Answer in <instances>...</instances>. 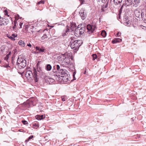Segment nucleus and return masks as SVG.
Returning <instances> with one entry per match:
<instances>
[{"mask_svg":"<svg viewBox=\"0 0 146 146\" xmlns=\"http://www.w3.org/2000/svg\"><path fill=\"white\" fill-rule=\"evenodd\" d=\"M38 72H36V68H33V73L30 70H27L25 74V76L27 78L29 79L33 76L35 82H38V77L37 76Z\"/></svg>","mask_w":146,"mask_h":146,"instance_id":"nucleus-1","label":"nucleus"},{"mask_svg":"<svg viewBox=\"0 0 146 146\" xmlns=\"http://www.w3.org/2000/svg\"><path fill=\"white\" fill-rule=\"evenodd\" d=\"M26 60L24 58H23L21 56H19L17 59V62L19 69H22L25 68L26 65Z\"/></svg>","mask_w":146,"mask_h":146,"instance_id":"nucleus-2","label":"nucleus"},{"mask_svg":"<svg viewBox=\"0 0 146 146\" xmlns=\"http://www.w3.org/2000/svg\"><path fill=\"white\" fill-rule=\"evenodd\" d=\"M59 73L61 75V77L63 78L62 79L65 82H67L68 80V75L67 72L65 70L60 69V70Z\"/></svg>","mask_w":146,"mask_h":146,"instance_id":"nucleus-3","label":"nucleus"},{"mask_svg":"<svg viewBox=\"0 0 146 146\" xmlns=\"http://www.w3.org/2000/svg\"><path fill=\"white\" fill-rule=\"evenodd\" d=\"M134 13L135 16L139 18H144L145 19V16L144 13L142 12L141 9H139L134 10Z\"/></svg>","mask_w":146,"mask_h":146,"instance_id":"nucleus-4","label":"nucleus"},{"mask_svg":"<svg viewBox=\"0 0 146 146\" xmlns=\"http://www.w3.org/2000/svg\"><path fill=\"white\" fill-rule=\"evenodd\" d=\"M0 26H5L7 25L9 22V19L5 18H1Z\"/></svg>","mask_w":146,"mask_h":146,"instance_id":"nucleus-5","label":"nucleus"},{"mask_svg":"<svg viewBox=\"0 0 146 146\" xmlns=\"http://www.w3.org/2000/svg\"><path fill=\"white\" fill-rule=\"evenodd\" d=\"M124 23L126 26H129L131 24V21L129 20L128 16L125 15L124 16Z\"/></svg>","mask_w":146,"mask_h":146,"instance_id":"nucleus-6","label":"nucleus"},{"mask_svg":"<svg viewBox=\"0 0 146 146\" xmlns=\"http://www.w3.org/2000/svg\"><path fill=\"white\" fill-rule=\"evenodd\" d=\"M96 25H88L87 26V29L89 31L92 33L95 30L96 28Z\"/></svg>","mask_w":146,"mask_h":146,"instance_id":"nucleus-7","label":"nucleus"},{"mask_svg":"<svg viewBox=\"0 0 146 146\" xmlns=\"http://www.w3.org/2000/svg\"><path fill=\"white\" fill-rule=\"evenodd\" d=\"M70 58L68 57H66L65 59L62 62V64L65 66H67L70 64Z\"/></svg>","mask_w":146,"mask_h":146,"instance_id":"nucleus-8","label":"nucleus"},{"mask_svg":"<svg viewBox=\"0 0 146 146\" xmlns=\"http://www.w3.org/2000/svg\"><path fill=\"white\" fill-rule=\"evenodd\" d=\"M79 14L82 20H84L86 18V14L84 10H81L79 13Z\"/></svg>","mask_w":146,"mask_h":146,"instance_id":"nucleus-9","label":"nucleus"},{"mask_svg":"<svg viewBox=\"0 0 146 146\" xmlns=\"http://www.w3.org/2000/svg\"><path fill=\"white\" fill-rule=\"evenodd\" d=\"M133 0H126L125 1V3H124L122 6L121 7V9H120V11L122 10V9L124 7V6L127 7L128 6V5H127V3H129V4H131L133 2Z\"/></svg>","mask_w":146,"mask_h":146,"instance_id":"nucleus-10","label":"nucleus"},{"mask_svg":"<svg viewBox=\"0 0 146 146\" xmlns=\"http://www.w3.org/2000/svg\"><path fill=\"white\" fill-rule=\"evenodd\" d=\"M67 28L69 29L70 32L74 30L76 27L74 23H71L70 26L67 25Z\"/></svg>","mask_w":146,"mask_h":146,"instance_id":"nucleus-11","label":"nucleus"},{"mask_svg":"<svg viewBox=\"0 0 146 146\" xmlns=\"http://www.w3.org/2000/svg\"><path fill=\"white\" fill-rule=\"evenodd\" d=\"M66 58V56L65 54H61L57 57V58L59 61L64 60Z\"/></svg>","mask_w":146,"mask_h":146,"instance_id":"nucleus-12","label":"nucleus"},{"mask_svg":"<svg viewBox=\"0 0 146 146\" xmlns=\"http://www.w3.org/2000/svg\"><path fill=\"white\" fill-rule=\"evenodd\" d=\"M79 27H78V28L76 29L74 31V35L76 36H78L81 35V34L80 32Z\"/></svg>","mask_w":146,"mask_h":146,"instance_id":"nucleus-13","label":"nucleus"},{"mask_svg":"<svg viewBox=\"0 0 146 146\" xmlns=\"http://www.w3.org/2000/svg\"><path fill=\"white\" fill-rule=\"evenodd\" d=\"M46 79L47 82H48L49 84H52L54 81V79L50 77H46Z\"/></svg>","mask_w":146,"mask_h":146,"instance_id":"nucleus-14","label":"nucleus"},{"mask_svg":"<svg viewBox=\"0 0 146 146\" xmlns=\"http://www.w3.org/2000/svg\"><path fill=\"white\" fill-rule=\"evenodd\" d=\"M121 39L119 38H116L114 39L112 41V43L114 44L121 42Z\"/></svg>","mask_w":146,"mask_h":146,"instance_id":"nucleus-15","label":"nucleus"},{"mask_svg":"<svg viewBox=\"0 0 146 146\" xmlns=\"http://www.w3.org/2000/svg\"><path fill=\"white\" fill-rule=\"evenodd\" d=\"M70 32V30L68 28H67L66 29L65 31H64V32L62 33V35L63 36H64L66 35V33Z\"/></svg>","mask_w":146,"mask_h":146,"instance_id":"nucleus-16","label":"nucleus"},{"mask_svg":"<svg viewBox=\"0 0 146 146\" xmlns=\"http://www.w3.org/2000/svg\"><path fill=\"white\" fill-rule=\"evenodd\" d=\"M75 43L74 44V45H76V43L78 44V45L77 46H81L82 43V41L81 40H76L74 42Z\"/></svg>","mask_w":146,"mask_h":146,"instance_id":"nucleus-17","label":"nucleus"},{"mask_svg":"<svg viewBox=\"0 0 146 146\" xmlns=\"http://www.w3.org/2000/svg\"><path fill=\"white\" fill-rule=\"evenodd\" d=\"M122 1V0H113L114 4L116 5L121 3Z\"/></svg>","mask_w":146,"mask_h":146,"instance_id":"nucleus-18","label":"nucleus"},{"mask_svg":"<svg viewBox=\"0 0 146 146\" xmlns=\"http://www.w3.org/2000/svg\"><path fill=\"white\" fill-rule=\"evenodd\" d=\"M36 49L37 50H38L39 51L41 52H45V50L43 48H40L39 46H36Z\"/></svg>","mask_w":146,"mask_h":146,"instance_id":"nucleus-19","label":"nucleus"},{"mask_svg":"<svg viewBox=\"0 0 146 146\" xmlns=\"http://www.w3.org/2000/svg\"><path fill=\"white\" fill-rule=\"evenodd\" d=\"M11 54V51L9 52L8 54L6 55V56L4 58V60L8 62L9 58L10 57Z\"/></svg>","mask_w":146,"mask_h":146,"instance_id":"nucleus-20","label":"nucleus"},{"mask_svg":"<svg viewBox=\"0 0 146 146\" xmlns=\"http://www.w3.org/2000/svg\"><path fill=\"white\" fill-rule=\"evenodd\" d=\"M81 26H81V27L80 28L79 27L80 32L81 35L83 34L85 30V28L82 27Z\"/></svg>","mask_w":146,"mask_h":146,"instance_id":"nucleus-21","label":"nucleus"},{"mask_svg":"<svg viewBox=\"0 0 146 146\" xmlns=\"http://www.w3.org/2000/svg\"><path fill=\"white\" fill-rule=\"evenodd\" d=\"M72 49L74 50V51L76 52L77 51L79 47L80 46H69Z\"/></svg>","mask_w":146,"mask_h":146,"instance_id":"nucleus-22","label":"nucleus"},{"mask_svg":"<svg viewBox=\"0 0 146 146\" xmlns=\"http://www.w3.org/2000/svg\"><path fill=\"white\" fill-rule=\"evenodd\" d=\"M36 119L39 120H41V119H42L44 118L43 115H37L36 116Z\"/></svg>","mask_w":146,"mask_h":146,"instance_id":"nucleus-23","label":"nucleus"},{"mask_svg":"<svg viewBox=\"0 0 146 146\" xmlns=\"http://www.w3.org/2000/svg\"><path fill=\"white\" fill-rule=\"evenodd\" d=\"M39 62L37 64V68L36 69V71H37L38 72H40L41 71V68L39 67L38 66L39 65Z\"/></svg>","mask_w":146,"mask_h":146,"instance_id":"nucleus-24","label":"nucleus"},{"mask_svg":"<svg viewBox=\"0 0 146 146\" xmlns=\"http://www.w3.org/2000/svg\"><path fill=\"white\" fill-rule=\"evenodd\" d=\"M52 68V66L50 64H48L46 65V70L47 71H50Z\"/></svg>","mask_w":146,"mask_h":146,"instance_id":"nucleus-25","label":"nucleus"},{"mask_svg":"<svg viewBox=\"0 0 146 146\" xmlns=\"http://www.w3.org/2000/svg\"><path fill=\"white\" fill-rule=\"evenodd\" d=\"M17 36V35H15L14 34H13L11 36L9 37V38L12 40H15V38Z\"/></svg>","mask_w":146,"mask_h":146,"instance_id":"nucleus-26","label":"nucleus"},{"mask_svg":"<svg viewBox=\"0 0 146 146\" xmlns=\"http://www.w3.org/2000/svg\"><path fill=\"white\" fill-rule=\"evenodd\" d=\"M101 35L103 37H105L106 35V33L105 31L103 30L101 33Z\"/></svg>","mask_w":146,"mask_h":146,"instance_id":"nucleus-27","label":"nucleus"},{"mask_svg":"<svg viewBox=\"0 0 146 146\" xmlns=\"http://www.w3.org/2000/svg\"><path fill=\"white\" fill-rule=\"evenodd\" d=\"M33 128L35 129H37L39 127V125L38 123H34L33 124Z\"/></svg>","mask_w":146,"mask_h":146,"instance_id":"nucleus-28","label":"nucleus"},{"mask_svg":"<svg viewBox=\"0 0 146 146\" xmlns=\"http://www.w3.org/2000/svg\"><path fill=\"white\" fill-rule=\"evenodd\" d=\"M14 26L12 27V28L11 29V30H14L16 28V24L17 23V21L16 20H15L14 21Z\"/></svg>","mask_w":146,"mask_h":146,"instance_id":"nucleus-29","label":"nucleus"},{"mask_svg":"<svg viewBox=\"0 0 146 146\" xmlns=\"http://www.w3.org/2000/svg\"><path fill=\"white\" fill-rule=\"evenodd\" d=\"M41 39L42 40H46L47 38V36L46 34H44L41 37Z\"/></svg>","mask_w":146,"mask_h":146,"instance_id":"nucleus-30","label":"nucleus"},{"mask_svg":"<svg viewBox=\"0 0 146 146\" xmlns=\"http://www.w3.org/2000/svg\"><path fill=\"white\" fill-rule=\"evenodd\" d=\"M19 44L21 45H25V43L22 40H20L19 42Z\"/></svg>","mask_w":146,"mask_h":146,"instance_id":"nucleus-31","label":"nucleus"},{"mask_svg":"<svg viewBox=\"0 0 146 146\" xmlns=\"http://www.w3.org/2000/svg\"><path fill=\"white\" fill-rule=\"evenodd\" d=\"M92 56L93 57V59L94 60L95 59H96L97 57V55L96 54H93Z\"/></svg>","mask_w":146,"mask_h":146,"instance_id":"nucleus-32","label":"nucleus"},{"mask_svg":"<svg viewBox=\"0 0 146 146\" xmlns=\"http://www.w3.org/2000/svg\"><path fill=\"white\" fill-rule=\"evenodd\" d=\"M33 135H31L30 136L29 138V139H27L25 141L26 142H28L29 139H32L33 138Z\"/></svg>","mask_w":146,"mask_h":146,"instance_id":"nucleus-33","label":"nucleus"},{"mask_svg":"<svg viewBox=\"0 0 146 146\" xmlns=\"http://www.w3.org/2000/svg\"><path fill=\"white\" fill-rule=\"evenodd\" d=\"M44 1L43 0H41L40 1L38 2V3L37 4L39 5L40 4H44Z\"/></svg>","mask_w":146,"mask_h":146,"instance_id":"nucleus-34","label":"nucleus"},{"mask_svg":"<svg viewBox=\"0 0 146 146\" xmlns=\"http://www.w3.org/2000/svg\"><path fill=\"white\" fill-rule=\"evenodd\" d=\"M22 122L24 125H26L28 123V122L25 120L22 121Z\"/></svg>","mask_w":146,"mask_h":146,"instance_id":"nucleus-35","label":"nucleus"},{"mask_svg":"<svg viewBox=\"0 0 146 146\" xmlns=\"http://www.w3.org/2000/svg\"><path fill=\"white\" fill-rule=\"evenodd\" d=\"M23 25V23L20 22V23L19 24V26L20 27H19V28H22V26Z\"/></svg>","mask_w":146,"mask_h":146,"instance_id":"nucleus-36","label":"nucleus"},{"mask_svg":"<svg viewBox=\"0 0 146 146\" xmlns=\"http://www.w3.org/2000/svg\"><path fill=\"white\" fill-rule=\"evenodd\" d=\"M121 35V33L120 32H118L117 34V36H119L120 35Z\"/></svg>","mask_w":146,"mask_h":146,"instance_id":"nucleus-37","label":"nucleus"},{"mask_svg":"<svg viewBox=\"0 0 146 146\" xmlns=\"http://www.w3.org/2000/svg\"><path fill=\"white\" fill-rule=\"evenodd\" d=\"M108 1H107L106 2V3H105V8H106L108 6Z\"/></svg>","mask_w":146,"mask_h":146,"instance_id":"nucleus-38","label":"nucleus"},{"mask_svg":"<svg viewBox=\"0 0 146 146\" xmlns=\"http://www.w3.org/2000/svg\"><path fill=\"white\" fill-rule=\"evenodd\" d=\"M102 1L103 3H106L107 1H108L107 0H102Z\"/></svg>","mask_w":146,"mask_h":146,"instance_id":"nucleus-39","label":"nucleus"},{"mask_svg":"<svg viewBox=\"0 0 146 146\" xmlns=\"http://www.w3.org/2000/svg\"><path fill=\"white\" fill-rule=\"evenodd\" d=\"M62 100L63 101H64L66 100V98L64 97H62Z\"/></svg>","mask_w":146,"mask_h":146,"instance_id":"nucleus-40","label":"nucleus"},{"mask_svg":"<svg viewBox=\"0 0 146 146\" xmlns=\"http://www.w3.org/2000/svg\"><path fill=\"white\" fill-rule=\"evenodd\" d=\"M145 19H144V18H143V19H145L143 20L144 22L146 23V19H146V14H145Z\"/></svg>","mask_w":146,"mask_h":146,"instance_id":"nucleus-41","label":"nucleus"},{"mask_svg":"<svg viewBox=\"0 0 146 146\" xmlns=\"http://www.w3.org/2000/svg\"><path fill=\"white\" fill-rule=\"evenodd\" d=\"M60 66L58 65H57L56 68H57V70H59V69H60Z\"/></svg>","mask_w":146,"mask_h":146,"instance_id":"nucleus-42","label":"nucleus"},{"mask_svg":"<svg viewBox=\"0 0 146 146\" xmlns=\"http://www.w3.org/2000/svg\"><path fill=\"white\" fill-rule=\"evenodd\" d=\"M134 1H135L136 2V3H139L140 2V0H134Z\"/></svg>","mask_w":146,"mask_h":146,"instance_id":"nucleus-43","label":"nucleus"},{"mask_svg":"<svg viewBox=\"0 0 146 146\" xmlns=\"http://www.w3.org/2000/svg\"><path fill=\"white\" fill-rule=\"evenodd\" d=\"M18 18L19 19H22V18L21 17H20L19 16V15H18Z\"/></svg>","mask_w":146,"mask_h":146,"instance_id":"nucleus-44","label":"nucleus"},{"mask_svg":"<svg viewBox=\"0 0 146 146\" xmlns=\"http://www.w3.org/2000/svg\"><path fill=\"white\" fill-rule=\"evenodd\" d=\"M27 46H31V44L29 43V44H28Z\"/></svg>","mask_w":146,"mask_h":146,"instance_id":"nucleus-45","label":"nucleus"},{"mask_svg":"<svg viewBox=\"0 0 146 146\" xmlns=\"http://www.w3.org/2000/svg\"><path fill=\"white\" fill-rule=\"evenodd\" d=\"M74 74H75L74 72L73 73V76L74 77Z\"/></svg>","mask_w":146,"mask_h":146,"instance_id":"nucleus-46","label":"nucleus"},{"mask_svg":"<svg viewBox=\"0 0 146 146\" xmlns=\"http://www.w3.org/2000/svg\"><path fill=\"white\" fill-rule=\"evenodd\" d=\"M86 71H85L84 72V74H86Z\"/></svg>","mask_w":146,"mask_h":146,"instance_id":"nucleus-47","label":"nucleus"}]
</instances>
